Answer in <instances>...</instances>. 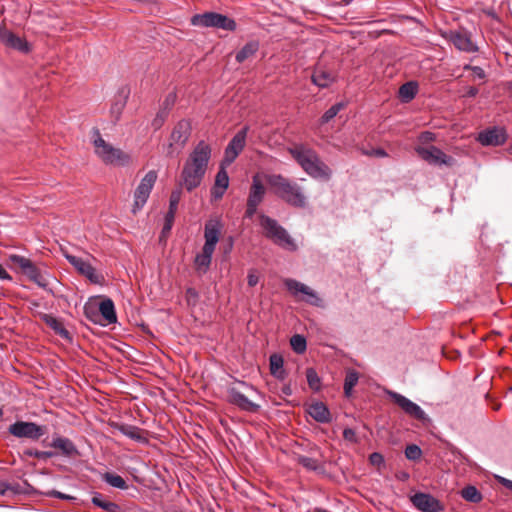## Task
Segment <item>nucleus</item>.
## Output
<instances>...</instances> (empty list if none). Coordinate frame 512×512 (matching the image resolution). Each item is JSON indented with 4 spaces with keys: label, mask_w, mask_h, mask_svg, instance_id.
Returning <instances> with one entry per match:
<instances>
[{
    "label": "nucleus",
    "mask_w": 512,
    "mask_h": 512,
    "mask_svg": "<svg viewBox=\"0 0 512 512\" xmlns=\"http://www.w3.org/2000/svg\"><path fill=\"white\" fill-rule=\"evenodd\" d=\"M211 154V146L204 140L199 141L183 164L178 185L188 192L199 187L207 172Z\"/></svg>",
    "instance_id": "nucleus-1"
},
{
    "label": "nucleus",
    "mask_w": 512,
    "mask_h": 512,
    "mask_svg": "<svg viewBox=\"0 0 512 512\" xmlns=\"http://www.w3.org/2000/svg\"><path fill=\"white\" fill-rule=\"evenodd\" d=\"M289 153L311 178L328 181L332 176V170L319 157L318 153L303 144L289 148Z\"/></svg>",
    "instance_id": "nucleus-2"
},
{
    "label": "nucleus",
    "mask_w": 512,
    "mask_h": 512,
    "mask_svg": "<svg viewBox=\"0 0 512 512\" xmlns=\"http://www.w3.org/2000/svg\"><path fill=\"white\" fill-rule=\"evenodd\" d=\"M265 179L275 195L287 204L297 208L306 206L307 198L296 182L290 181L281 174H267Z\"/></svg>",
    "instance_id": "nucleus-3"
},
{
    "label": "nucleus",
    "mask_w": 512,
    "mask_h": 512,
    "mask_svg": "<svg viewBox=\"0 0 512 512\" xmlns=\"http://www.w3.org/2000/svg\"><path fill=\"white\" fill-rule=\"evenodd\" d=\"M222 228L223 225L219 219H210L205 223V243L202 252L197 254L194 260L195 269L199 274H205L208 271Z\"/></svg>",
    "instance_id": "nucleus-4"
},
{
    "label": "nucleus",
    "mask_w": 512,
    "mask_h": 512,
    "mask_svg": "<svg viewBox=\"0 0 512 512\" xmlns=\"http://www.w3.org/2000/svg\"><path fill=\"white\" fill-rule=\"evenodd\" d=\"M259 218L260 226L264 229L265 236L271 239L274 244L289 252L298 250V245L294 238L291 237L288 231L281 226L277 220L265 214H261Z\"/></svg>",
    "instance_id": "nucleus-5"
},
{
    "label": "nucleus",
    "mask_w": 512,
    "mask_h": 512,
    "mask_svg": "<svg viewBox=\"0 0 512 512\" xmlns=\"http://www.w3.org/2000/svg\"><path fill=\"white\" fill-rule=\"evenodd\" d=\"M259 218L260 226L264 229L265 236L271 239L274 244L289 252L298 250V245L294 238L291 237L288 231L281 226L277 220L265 214H261Z\"/></svg>",
    "instance_id": "nucleus-6"
},
{
    "label": "nucleus",
    "mask_w": 512,
    "mask_h": 512,
    "mask_svg": "<svg viewBox=\"0 0 512 512\" xmlns=\"http://www.w3.org/2000/svg\"><path fill=\"white\" fill-rule=\"evenodd\" d=\"M93 143L95 153L105 164L121 166L129 164L130 156L121 149L107 143L97 129L94 130Z\"/></svg>",
    "instance_id": "nucleus-7"
},
{
    "label": "nucleus",
    "mask_w": 512,
    "mask_h": 512,
    "mask_svg": "<svg viewBox=\"0 0 512 512\" xmlns=\"http://www.w3.org/2000/svg\"><path fill=\"white\" fill-rule=\"evenodd\" d=\"M191 24L193 26L217 28L230 32L235 31L237 28V24L234 19L217 12L195 14L191 18Z\"/></svg>",
    "instance_id": "nucleus-8"
},
{
    "label": "nucleus",
    "mask_w": 512,
    "mask_h": 512,
    "mask_svg": "<svg viewBox=\"0 0 512 512\" xmlns=\"http://www.w3.org/2000/svg\"><path fill=\"white\" fill-rule=\"evenodd\" d=\"M157 172L150 170L141 179L133 194L132 213L137 214L146 204L157 180Z\"/></svg>",
    "instance_id": "nucleus-9"
},
{
    "label": "nucleus",
    "mask_w": 512,
    "mask_h": 512,
    "mask_svg": "<svg viewBox=\"0 0 512 512\" xmlns=\"http://www.w3.org/2000/svg\"><path fill=\"white\" fill-rule=\"evenodd\" d=\"M266 194V188L259 174L252 177V183L249 189L246 210L244 217L251 219L257 212L258 206L263 202Z\"/></svg>",
    "instance_id": "nucleus-10"
},
{
    "label": "nucleus",
    "mask_w": 512,
    "mask_h": 512,
    "mask_svg": "<svg viewBox=\"0 0 512 512\" xmlns=\"http://www.w3.org/2000/svg\"><path fill=\"white\" fill-rule=\"evenodd\" d=\"M284 284L287 290L293 295L297 296L299 293L303 294V301L306 303L315 306V307H323L324 303L322 298L309 286L295 280V279H286Z\"/></svg>",
    "instance_id": "nucleus-11"
},
{
    "label": "nucleus",
    "mask_w": 512,
    "mask_h": 512,
    "mask_svg": "<svg viewBox=\"0 0 512 512\" xmlns=\"http://www.w3.org/2000/svg\"><path fill=\"white\" fill-rule=\"evenodd\" d=\"M45 430L44 426L26 421H17L8 428L11 435L17 438H27L31 440H38L45 434Z\"/></svg>",
    "instance_id": "nucleus-12"
},
{
    "label": "nucleus",
    "mask_w": 512,
    "mask_h": 512,
    "mask_svg": "<svg viewBox=\"0 0 512 512\" xmlns=\"http://www.w3.org/2000/svg\"><path fill=\"white\" fill-rule=\"evenodd\" d=\"M442 35L459 51L466 53H475L478 51L477 45L471 39V34L466 30H449Z\"/></svg>",
    "instance_id": "nucleus-13"
},
{
    "label": "nucleus",
    "mask_w": 512,
    "mask_h": 512,
    "mask_svg": "<svg viewBox=\"0 0 512 512\" xmlns=\"http://www.w3.org/2000/svg\"><path fill=\"white\" fill-rule=\"evenodd\" d=\"M248 126L239 130L225 148L223 164L231 165L245 147Z\"/></svg>",
    "instance_id": "nucleus-14"
},
{
    "label": "nucleus",
    "mask_w": 512,
    "mask_h": 512,
    "mask_svg": "<svg viewBox=\"0 0 512 512\" xmlns=\"http://www.w3.org/2000/svg\"><path fill=\"white\" fill-rule=\"evenodd\" d=\"M412 505L420 512H443L445 506L433 495L417 492L410 497Z\"/></svg>",
    "instance_id": "nucleus-15"
},
{
    "label": "nucleus",
    "mask_w": 512,
    "mask_h": 512,
    "mask_svg": "<svg viewBox=\"0 0 512 512\" xmlns=\"http://www.w3.org/2000/svg\"><path fill=\"white\" fill-rule=\"evenodd\" d=\"M65 258L79 274L86 277L91 283L101 284L104 280L103 276L96 271L91 263L83 258L71 254H65Z\"/></svg>",
    "instance_id": "nucleus-16"
},
{
    "label": "nucleus",
    "mask_w": 512,
    "mask_h": 512,
    "mask_svg": "<svg viewBox=\"0 0 512 512\" xmlns=\"http://www.w3.org/2000/svg\"><path fill=\"white\" fill-rule=\"evenodd\" d=\"M388 395L410 417L420 421L427 419L425 411L407 397L394 391H388Z\"/></svg>",
    "instance_id": "nucleus-17"
},
{
    "label": "nucleus",
    "mask_w": 512,
    "mask_h": 512,
    "mask_svg": "<svg viewBox=\"0 0 512 512\" xmlns=\"http://www.w3.org/2000/svg\"><path fill=\"white\" fill-rule=\"evenodd\" d=\"M416 152L418 155L432 165H447L453 164L454 159L446 155L442 150L435 146L430 147H417Z\"/></svg>",
    "instance_id": "nucleus-18"
},
{
    "label": "nucleus",
    "mask_w": 512,
    "mask_h": 512,
    "mask_svg": "<svg viewBox=\"0 0 512 512\" xmlns=\"http://www.w3.org/2000/svg\"><path fill=\"white\" fill-rule=\"evenodd\" d=\"M507 140V133L504 128L490 127L481 131L477 136V141L483 146H500Z\"/></svg>",
    "instance_id": "nucleus-19"
},
{
    "label": "nucleus",
    "mask_w": 512,
    "mask_h": 512,
    "mask_svg": "<svg viewBox=\"0 0 512 512\" xmlns=\"http://www.w3.org/2000/svg\"><path fill=\"white\" fill-rule=\"evenodd\" d=\"M228 400L231 404L247 412H256L260 406L248 399L237 387L232 386L227 390Z\"/></svg>",
    "instance_id": "nucleus-20"
},
{
    "label": "nucleus",
    "mask_w": 512,
    "mask_h": 512,
    "mask_svg": "<svg viewBox=\"0 0 512 512\" xmlns=\"http://www.w3.org/2000/svg\"><path fill=\"white\" fill-rule=\"evenodd\" d=\"M42 444L59 450L65 457H75L79 454L77 447L69 438L59 435L54 436L50 443H46L44 440Z\"/></svg>",
    "instance_id": "nucleus-21"
},
{
    "label": "nucleus",
    "mask_w": 512,
    "mask_h": 512,
    "mask_svg": "<svg viewBox=\"0 0 512 512\" xmlns=\"http://www.w3.org/2000/svg\"><path fill=\"white\" fill-rule=\"evenodd\" d=\"M228 165L221 162L220 169L216 174L214 186L211 189V196L215 199H221L229 186V176L226 171Z\"/></svg>",
    "instance_id": "nucleus-22"
},
{
    "label": "nucleus",
    "mask_w": 512,
    "mask_h": 512,
    "mask_svg": "<svg viewBox=\"0 0 512 512\" xmlns=\"http://www.w3.org/2000/svg\"><path fill=\"white\" fill-rule=\"evenodd\" d=\"M110 426L118 430L121 434L124 436L138 442V443H147L148 439L144 436V431L134 425L124 424V423H118V422H112Z\"/></svg>",
    "instance_id": "nucleus-23"
},
{
    "label": "nucleus",
    "mask_w": 512,
    "mask_h": 512,
    "mask_svg": "<svg viewBox=\"0 0 512 512\" xmlns=\"http://www.w3.org/2000/svg\"><path fill=\"white\" fill-rule=\"evenodd\" d=\"M0 40L6 46L18 50L22 53H28L30 51V45L28 42L11 31L0 30Z\"/></svg>",
    "instance_id": "nucleus-24"
},
{
    "label": "nucleus",
    "mask_w": 512,
    "mask_h": 512,
    "mask_svg": "<svg viewBox=\"0 0 512 512\" xmlns=\"http://www.w3.org/2000/svg\"><path fill=\"white\" fill-rule=\"evenodd\" d=\"M191 126L187 120L179 121L171 133L170 145L183 147L189 139Z\"/></svg>",
    "instance_id": "nucleus-25"
},
{
    "label": "nucleus",
    "mask_w": 512,
    "mask_h": 512,
    "mask_svg": "<svg viewBox=\"0 0 512 512\" xmlns=\"http://www.w3.org/2000/svg\"><path fill=\"white\" fill-rule=\"evenodd\" d=\"M312 82L319 88H326L330 86L335 81V75L322 68V67H316L312 74Z\"/></svg>",
    "instance_id": "nucleus-26"
},
{
    "label": "nucleus",
    "mask_w": 512,
    "mask_h": 512,
    "mask_svg": "<svg viewBox=\"0 0 512 512\" xmlns=\"http://www.w3.org/2000/svg\"><path fill=\"white\" fill-rule=\"evenodd\" d=\"M309 415L319 423H329L331 414L327 406L322 402H315L308 408Z\"/></svg>",
    "instance_id": "nucleus-27"
},
{
    "label": "nucleus",
    "mask_w": 512,
    "mask_h": 512,
    "mask_svg": "<svg viewBox=\"0 0 512 512\" xmlns=\"http://www.w3.org/2000/svg\"><path fill=\"white\" fill-rule=\"evenodd\" d=\"M129 89L127 87H121L114 99L113 104L111 105V114L115 117L116 120L119 119L129 96Z\"/></svg>",
    "instance_id": "nucleus-28"
},
{
    "label": "nucleus",
    "mask_w": 512,
    "mask_h": 512,
    "mask_svg": "<svg viewBox=\"0 0 512 512\" xmlns=\"http://www.w3.org/2000/svg\"><path fill=\"white\" fill-rule=\"evenodd\" d=\"M99 312L108 324L116 323L117 315L115 311L114 302L110 298H104L99 303Z\"/></svg>",
    "instance_id": "nucleus-29"
},
{
    "label": "nucleus",
    "mask_w": 512,
    "mask_h": 512,
    "mask_svg": "<svg viewBox=\"0 0 512 512\" xmlns=\"http://www.w3.org/2000/svg\"><path fill=\"white\" fill-rule=\"evenodd\" d=\"M270 373L279 380H284L287 373L284 369V360L281 355L272 354L269 358Z\"/></svg>",
    "instance_id": "nucleus-30"
},
{
    "label": "nucleus",
    "mask_w": 512,
    "mask_h": 512,
    "mask_svg": "<svg viewBox=\"0 0 512 512\" xmlns=\"http://www.w3.org/2000/svg\"><path fill=\"white\" fill-rule=\"evenodd\" d=\"M91 502L95 506L105 510L106 512H121L120 505H118L117 503L108 501L105 498V496L102 495L101 493L95 492L92 496Z\"/></svg>",
    "instance_id": "nucleus-31"
},
{
    "label": "nucleus",
    "mask_w": 512,
    "mask_h": 512,
    "mask_svg": "<svg viewBox=\"0 0 512 512\" xmlns=\"http://www.w3.org/2000/svg\"><path fill=\"white\" fill-rule=\"evenodd\" d=\"M22 273L26 275L29 278V280L36 283L39 287H46V279L42 276L40 270L32 261L31 263H29L28 266H26Z\"/></svg>",
    "instance_id": "nucleus-32"
},
{
    "label": "nucleus",
    "mask_w": 512,
    "mask_h": 512,
    "mask_svg": "<svg viewBox=\"0 0 512 512\" xmlns=\"http://www.w3.org/2000/svg\"><path fill=\"white\" fill-rule=\"evenodd\" d=\"M44 322L59 336L65 339L70 338L69 331L63 326L62 322L52 315L45 314Z\"/></svg>",
    "instance_id": "nucleus-33"
},
{
    "label": "nucleus",
    "mask_w": 512,
    "mask_h": 512,
    "mask_svg": "<svg viewBox=\"0 0 512 512\" xmlns=\"http://www.w3.org/2000/svg\"><path fill=\"white\" fill-rule=\"evenodd\" d=\"M418 92V84L414 81L407 82L399 88V98L402 102H410Z\"/></svg>",
    "instance_id": "nucleus-34"
},
{
    "label": "nucleus",
    "mask_w": 512,
    "mask_h": 512,
    "mask_svg": "<svg viewBox=\"0 0 512 512\" xmlns=\"http://www.w3.org/2000/svg\"><path fill=\"white\" fill-rule=\"evenodd\" d=\"M259 49L257 41H250L246 43L237 53L235 59L238 63L244 62L246 59L253 56Z\"/></svg>",
    "instance_id": "nucleus-35"
},
{
    "label": "nucleus",
    "mask_w": 512,
    "mask_h": 512,
    "mask_svg": "<svg viewBox=\"0 0 512 512\" xmlns=\"http://www.w3.org/2000/svg\"><path fill=\"white\" fill-rule=\"evenodd\" d=\"M295 460L298 464L303 466L307 471H322L323 467L319 460L305 455H296Z\"/></svg>",
    "instance_id": "nucleus-36"
},
{
    "label": "nucleus",
    "mask_w": 512,
    "mask_h": 512,
    "mask_svg": "<svg viewBox=\"0 0 512 512\" xmlns=\"http://www.w3.org/2000/svg\"><path fill=\"white\" fill-rule=\"evenodd\" d=\"M102 480L106 482L108 485L125 490L128 488V485L123 477L118 474L106 472L102 475Z\"/></svg>",
    "instance_id": "nucleus-37"
},
{
    "label": "nucleus",
    "mask_w": 512,
    "mask_h": 512,
    "mask_svg": "<svg viewBox=\"0 0 512 512\" xmlns=\"http://www.w3.org/2000/svg\"><path fill=\"white\" fill-rule=\"evenodd\" d=\"M462 498L471 503H479L482 500V494L472 485L464 487L460 492Z\"/></svg>",
    "instance_id": "nucleus-38"
},
{
    "label": "nucleus",
    "mask_w": 512,
    "mask_h": 512,
    "mask_svg": "<svg viewBox=\"0 0 512 512\" xmlns=\"http://www.w3.org/2000/svg\"><path fill=\"white\" fill-rule=\"evenodd\" d=\"M359 375L356 371H348L344 380V393L347 397L351 396L354 386L357 385Z\"/></svg>",
    "instance_id": "nucleus-39"
},
{
    "label": "nucleus",
    "mask_w": 512,
    "mask_h": 512,
    "mask_svg": "<svg viewBox=\"0 0 512 512\" xmlns=\"http://www.w3.org/2000/svg\"><path fill=\"white\" fill-rule=\"evenodd\" d=\"M290 345L293 351L297 354H302L306 351L307 342L304 336L295 334L290 339Z\"/></svg>",
    "instance_id": "nucleus-40"
},
{
    "label": "nucleus",
    "mask_w": 512,
    "mask_h": 512,
    "mask_svg": "<svg viewBox=\"0 0 512 512\" xmlns=\"http://www.w3.org/2000/svg\"><path fill=\"white\" fill-rule=\"evenodd\" d=\"M306 378H307V383L309 385V387L313 390V391H319L320 388H321V379L320 377L318 376L316 370L314 368H308L306 370Z\"/></svg>",
    "instance_id": "nucleus-41"
},
{
    "label": "nucleus",
    "mask_w": 512,
    "mask_h": 512,
    "mask_svg": "<svg viewBox=\"0 0 512 512\" xmlns=\"http://www.w3.org/2000/svg\"><path fill=\"white\" fill-rule=\"evenodd\" d=\"M344 108V103L339 102L332 105L321 117V124L328 123L331 121L342 109Z\"/></svg>",
    "instance_id": "nucleus-42"
},
{
    "label": "nucleus",
    "mask_w": 512,
    "mask_h": 512,
    "mask_svg": "<svg viewBox=\"0 0 512 512\" xmlns=\"http://www.w3.org/2000/svg\"><path fill=\"white\" fill-rule=\"evenodd\" d=\"M8 260L10 263L18 266L21 272L29 265V263H31L30 259L17 254H10L8 256Z\"/></svg>",
    "instance_id": "nucleus-43"
},
{
    "label": "nucleus",
    "mask_w": 512,
    "mask_h": 512,
    "mask_svg": "<svg viewBox=\"0 0 512 512\" xmlns=\"http://www.w3.org/2000/svg\"><path fill=\"white\" fill-rule=\"evenodd\" d=\"M182 188L183 187L179 186L178 188H176L175 190H173L171 192L170 200H169V209L170 210L177 211L179 202L182 197Z\"/></svg>",
    "instance_id": "nucleus-44"
},
{
    "label": "nucleus",
    "mask_w": 512,
    "mask_h": 512,
    "mask_svg": "<svg viewBox=\"0 0 512 512\" xmlns=\"http://www.w3.org/2000/svg\"><path fill=\"white\" fill-rule=\"evenodd\" d=\"M421 455H422L421 448L415 444L408 445L405 449V457L408 460H413V461L418 460V459H420Z\"/></svg>",
    "instance_id": "nucleus-45"
},
{
    "label": "nucleus",
    "mask_w": 512,
    "mask_h": 512,
    "mask_svg": "<svg viewBox=\"0 0 512 512\" xmlns=\"http://www.w3.org/2000/svg\"><path fill=\"white\" fill-rule=\"evenodd\" d=\"M26 455L30 457H35L37 459H48L56 456L57 454L53 451H40V450H27L25 452Z\"/></svg>",
    "instance_id": "nucleus-46"
},
{
    "label": "nucleus",
    "mask_w": 512,
    "mask_h": 512,
    "mask_svg": "<svg viewBox=\"0 0 512 512\" xmlns=\"http://www.w3.org/2000/svg\"><path fill=\"white\" fill-rule=\"evenodd\" d=\"M369 461L373 466L380 467L381 465H384V457L381 453L373 452L369 456Z\"/></svg>",
    "instance_id": "nucleus-47"
},
{
    "label": "nucleus",
    "mask_w": 512,
    "mask_h": 512,
    "mask_svg": "<svg viewBox=\"0 0 512 512\" xmlns=\"http://www.w3.org/2000/svg\"><path fill=\"white\" fill-rule=\"evenodd\" d=\"M464 69L471 70L473 74L479 79H484L486 76L485 71L479 66L465 65Z\"/></svg>",
    "instance_id": "nucleus-48"
},
{
    "label": "nucleus",
    "mask_w": 512,
    "mask_h": 512,
    "mask_svg": "<svg viewBox=\"0 0 512 512\" xmlns=\"http://www.w3.org/2000/svg\"><path fill=\"white\" fill-rule=\"evenodd\" d=\"M46 496H49V497H55V498H59V499H63V500H73L74 497L70 496V495H67V494H64V493H61L59 491H56V490H51V491H48L45 493Z\"/></svg>",
    "instance_id": "nucleus-49"
},
{
    "label": "nucleus",
    "mask_w": 512,
    "mask_h": 512,
    "mask_svg": "<svg viewBox=\"0 0 512 512\" xmlns=\"http://www.w3.org/2000/svg\"><path fill=\"white\" fill-rule=\"evenodd\" d=\"M343 437L345 440L350 442H357L356 432L352 428H345L343 431Z\"/></svg>",
    "instance_id": "nucleus-50"
},
{
    "label": "nucleus",
    "mask_w": 512,
    "mask_h": 512,
    "mask_svg": "<svg viewBox=\"0 0 512 512\" xmlns=\"http://www.w3.org/2000/svg\"><path fill=\"white\" fill-rule=\"evenodd\" d=\"M248 285L254 287L259 281L258 275L254 271H250L247 276Z\"/></svg>",
    "instance_id": "nucleus-51"
},
{
    "label": "nucleus",
    "mask_w": 512,
    "mask_h": 512,
    "mask_svg": "<svg viewBox=\"0 0 512 512\" xmlns=\"http://www.w3.org/2000/svg\"><path fill=\"white\" fill-rule=\"evenodd\" d=\"M419 139H420L421 142H424V143L432 142V141L435 140V135L432 132L425 131V132L421 133Z\"/></svg>",
    "instance_id": "nucleus-52"
},
{
    "label": "nucleus",
    "mask_w": 512,
    "mask_h": 512,
    "mask_svg": "<svg viewBox=\"0 0 512 512\" xmlns=\"http://www.w3.org/2000/svg\"><path fill=\"white\" fill-rule=\"evenodd\" d=\"M175 99L176 95L174 93H170L164 101L165 108H169L170 106H172L175 102Z\"/></svg>",
    "instance_id": "nucleus-53"
},
{
    "label": "nucleus",
    "mask_w": 512,
    "mask_h": 512,
    "mask_svg": "<svg viewBox=\"0 0 512 512\" xmlns=\"http://www.w3.org/2000/svg\"><path fill=\"white\" fill-rule=\"evenodd\" d=\"M176 211L168 209V212L165 216V222L173 224L175 218Z\"/></svg>",
    "instance_id": "nucleus-54"
},
{
    "label": "nucleus",
    "mask_w": 512,
    "mask_h": 512,
    "mask_svg": "<svg viewBox=\"0 0 512 512\" xmlns=\"http://www.w3.org/2000/svg\"><path fill=\"white\" fill-rule=\"evenodd\" d=\"M237 383L240 386H242L246 391H251V392L257 393V390L253 385L248 384L247 382H244V381H238Z\"/></svg>",
    "instance_id": "nucleus-55"
},
{
    "label": "nucleus",
    "mask_w": 512,
    "mask_h": 512,
    "mask_svg": "<svg viewBox=\"0 0 512 512\" xmlns=\"http://www.w3.org/2000/svg\"><path fill=\"white\" fill-rule=\"evenodd\" d=\"M0 279L1 280H12V277L8 274V272L4 269V267L0 264Z\"/></svg>",
    "instance_id": "nucleus-56"
},
{
    "label": "nucleus",
    "mask_w": 512,
    "mask_h": 512,
    "mask_svg": "<svg viewBox=\"0 0 512 512\" xmlns=\"http://www.w3.org/2000/svg\"><path fill=\"white\" fill-rule=\"evenodd\" d=\"M499 482L504 486L506 487L507 489L511 490L512 491V480H509L507 478H504V477H500L499 478Z\"/></svg>",
    "instance_id": "nucleus-57"
},
{
    "label": "nucleus",
    "mask_w": 512,
    "mask_h": 512,
    "mask_svg": "<svg viewBox=\"0 0 512 512\" xmlns=\"http://www.w3.org/2000/svg\"><path fill=\"white\" fill-rule=\"evenodd\" d=\"M479 90L476 87H469L466 96L475 97L478 94Z\"/></svg>",
    "instance_id": "nucleus-58"
},
{
    "label": "nucleus",
    "mask_w": 512,
    "mask_h": 512,
    "mask_svg": "<svg viewBox=\"0 0 512 512\" xmlns=\"http://www.w3.org/2000/svg\"><path fill=\"white\" fill-rule=\"evenodd\" d=\"M186 294H187L188 296H191V297H194V298H197V297H198V293H197V292H196V290H195V289H193V288H188V289L186 290Z\"/></svg>",
    "instance_id": "nucleus-59"
},
{
    "label": "nucleus",
    "mask_w": 512,
    "mask_h": 512,
    "mask_svg": "<svg viewBox=\"0 0 512 512\" xmlns=\"http://www.w3.org/2000/svg\"><path fill=\"white\" fill-rule=\"evenodd\" d=\"M172 226H173V224L165 222L163 229H162V234L170 232V230L172 229Z\"/></svg>",
    "instance_id": "nucleus-60"
},
{
    "label": "nucleus",
    "mask_w": 512,
    "mask_h": 512,
    "mask_svg": "<svg viewBox=\"0 0 512 512\" xmlns=\"http://www.w3.org/2000/svg\"><path fill=\"white\" fill-rule=\"evenodd\" d=\"M375 154H376L377 156H380V157H385V156H387V153H386V152H385V150H383V149H377V150L375 151Z\"/></svg>",
    "instance_id": "nucleus-61"
},
{
    "label": "nucleus",
    "mask_w": 512,
    "mask_h": 512,
    "mask_svg": "<svg viewBox=\"0 0 512 512\" xmlns=\"http://www.w3.org/2000/svg\"><path fill=\"white\" fill-rule=\"evenodd\" d=\"M162 120H163V119L158 120V117H157L156 119H154V121H153V125H154V126H160V125H161Z\"/></svg>",
    "instance_id": "nucleus-62"
},
{
    "label": "nucleus",
    "mask_w": 512,
    "mask_h": 512,
    "mask_svg": "<svg viewBox=\"0 0 512 512\" xmlns=\"http://www.w3.org/2000/svg\"><path fill=\"white\" fill-rule=\"evenodd\" d=\"M283 392H284L286 395H290V394H291V390H290V388H289V387L284 388V389H283Z\"/></svg>",
    "instance_id": "nucleus-63"
},
{
    "label": "nucleus",
    "mask_w": 512,
    "mask_h": 512,
    "mask_svg": "<svg viewBox=\"0 0 512 512\" xmlns=\"http://www.w3.org/2000/svg\"><path fill=\"white\" fill-rule=\"evenodd\" d=\"M508 89H509V91H510V92H512V82H510V83L508 84Z\"/></svg>",
    "instance_id": "nucleus-64"
}]
</instances>
